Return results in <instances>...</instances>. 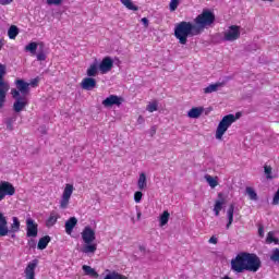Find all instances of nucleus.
Here are the masks:
<instances>
[{"label": "nucleus", "instance_id": "45", "mask_svg": "<svg viewBox=\"0 0 279 279\" xmlns=\"http://www.w3.org/2000/svg\"><path fill=\"white\" fill-rule=\"evenodd\" d=\"M29 86H33V88H36V86H38V78H34L33 81H31V83H28Z\"/></svg>", "mask_w": 279, "mask_h": 279}, {"label": "nucleus", "instance_id": "8", "mask_svg": "<svg viewBox=\"0 0 279 279\" xmlns=\"http://www.w3.org/2000/svg\"><path fill=\"white\" fill-rule=\"evenodd\" d=\"M222 40L226 43H234L241 38V26L231 25L222 33Z\"/></svg>", "mask_w": 279, "mask_h": 279}, {"label": "nucleus", "instance_id": "49", "mask_svg": "<svg viewBox=\"0 0 279 279\" xmlns=\"http://www.w3.org/2000/svg\"><path fill=\"white\" fill-rule=\"evenodd\" d=\"M258 235L262 238L265 236V228H263V227L258 228Z\"/></svg>", "mask_w": 279, "mask_h": 279}, {"label": "nucleus", "instance_id": "17", "mask_svg": "<svg viewBox=\"0 0 279 279\" xmlns=\"http://www.w3.org/2000/svg\"><path fill=\"white\" fill-rule=\"evenodd\" d=\"M96 86L97 81L90 76L83 78L81 83V88H83V90H93V88H95Z\"/></svg>", "mask_w": 279, "mask_h": 279}, {"label": "nucleus", "instance_id": "24", "mask_svg": "<svg viewBox=\"0 0 279 279\" xmlns=\"http://www.w3.org/2000/svg\"><path fill=\"white\" fill-rule=\"evenodd\" d=\"M82 269L85 276H89L90 278H99V274H97V270H95V268L88 265H83Z\"/></svg>", "mask_w": 279, "mask_h": 279}, {"label": "nucleus", "instance_id": "7", "mask_svg": "<svg viewBox=\"0 0 279 279\" xmlns=\"http://www.w3.org/2000/svg\"><path fill=\"white\" fill-rule=\"evenodd\" d=\"M11 95L13 97V99H15V102L13 104V110L14 112H23V110H25V108L27 107V97L25 96H21V94L19 93V90L16 89H11Z\"/></svg>", "mask_w": 279, "mask_h": 279}, {"label": "nucleus", "instance_id": "26", "mask_svg": "<svg viewBox=\"0 0 279 279\" xmlns=\"http://www.w3.org/2000/svg\"><path fill=\"white\" fill-rule=\"evenodd\" d=\"M59 215L56 211H52L49 216V218L46 221L47 228H52V226H56L58 223Z\"/></svg>", "mask_w": 279, "mask_h": 279}, {"label": "nucleus", "instance_id": "3", "mask_svg": "<svg viewBox=\"0 0 279 279\" xmlns=\"http://www.w3.org/2000/svg\"><path fill=\"white\" fill-rule=\"evenodd\" d=\"M81 236L85 243V245L81 247V252L83 254H87V256L95 254L97 252V243L94 242L96 239L95 230H93L90 227H85L81 233Z\"/></svg>", "mask_w": 279, "mask_h": 279}, {"label": "nucleus", "instance_id": "2", "mask_svg": "<svg viewBox=\"0 0 279 279\" xmlns=\"http://www.w3.org/2000/svg\"><path fill=\"white\" fill-rule=\"evenodd\" d=\"M174 36L179 40L180 45H186L189 36H199V33L196 31L195 24L183 21L175 25Z\"/></svg>", "mask_w": 279, "mask_h": 279}, {"label": "nucleus", "instance_id": "38", "mask_svg": "<svg viewBox=\"0 0 279 279\" xmlns=\"http://www.w3.org/2000/svg\"><path fill=\"white\" fill-rule=\"evenodd\" d=\"M181 1L182 0H170V3H169L170 12H175V10H178V8L180 7Z\"/></svg>", "mask_w": 279, "mask_h": 279}, {"label": "nucleus", "instance_id": "25", "mask_svg": "<svg viewBox=\"0 0 279 279\" xmlns=\"http://www.w3.org/2000/svg\"><path fill=\"white\" fill-rule=\"evenodd\" d=\"M227 217H228V223H227V230L230 229L232 226V222L234 221V204H231L229 206V209L227 210Z\"/></svg>", "mask_w": 279, "mask_h": 279}, {"label": "nucleus", "instance_id": "31", "mask_svg": "<svg viewBox=\"0 0 279 279\" xmlns=\"http://www.w3.org/2000/svg\"><path fill=\"white\" fill-rule=\"evenodd\" d=\"M205 180L211 189H215L219 185V181H217V177H211L210 174H206Z\"/></svg>", "mask_w": 279, "mask_h": 279}, {"label": "nucleus", "instance_id": "40", "mask_svg": "<svg viewBox=\"0 0 279 279\" xmlns=\"http://www.w3.org/2000/svg\"><path fill=\"white\" fill-rule=\"evenodd\" d=\"M266 243H278V240L274 238V232H268Z\"/></svg>", "mask_w": 279, "mask_h": 279}, {"label": "nucleus", "instance_id": "23", "mask_svg": "<svg viewBox=\"0 0 279 279\" xmlns=\"http://www.w3.org/2000/svg\"><path fill=\"white\" fill-rule=\"evenodd\" d=\"M223 86V83H216V84H210L207 87H205L203 90L205 95H210V93H217L219 88Z\"/></svg>", "mask_w": 279, "mask_h": 279}, {"label": "nucleus", "instance_id": "22", "mask_svg": "<svg viewBox=\"0 0 279 279\" xmlns=\"http://www.w3.org/2000/svg\"><path fill=\"white\" fill-rule=\"evenodd\" d=\"M77 226V218L71 217L68 221H65V232L66 234H71L73 232V228Z\"/></svg>", "mask_w": 279, "mask_h": 279}, {"label": "nucleus", "instance_id": "36", "mask_svg": "<svg viewBox=\"0 0 279 279\" xmlns=\"http://www.w3.org/2000/svg\"><path fill=\"white\" fill-rule=\"evenodd\" d=\"M105 279H128V278L119 272L113 271L106 275Z\"/></svg>", "mask_w": 279, "mask_h": 279}, {"label": "nucleus", "instance_id": "10", "mask_svg": "<svg viewBox=\"0 0 279 279\" xmlns=\"http://www.w3.org/2000/svg\"><path fill=\"white\" fill-rule=\"evenodd\" d=\"M16 193V189H14V185L8 181H1L0 182V202H3L7 196L12 197Z\"/></svg>", "mask_w": 279, "mask_h": 279}, {"label": "nucleus", "instance_id": "53", "mask_svg": "<svg viewBox=\"0 0 279 279\" xmlns=\"http://www.w3.org/2000/svg\"><path fill=\"white\" fill-rule=\"evenodd\" d=\"M1 49H3V44H1V41H0V51H1Z\"/></svg>", "mask_w": 279, "mask_h": 279}, {"label": "nucleus", "instance_id": "43", "mask_svg": "<svg viewBox=\"0 0 279 279\" xmlns=\"http://www.w3.org/2000/svg\"><path fill=\"white\" fill-rule=\"evenodd\" d=\"M37 60L38 62H45V60H47V54H45V52L37 53Z\"/></svg>", "mask_w": 279, "mask_h": 279}, {"label": "nucleus", "instance_id": "29", "mask_svg": "<svg viewBox=\"0 0 279 279\" xmlns=\"http://www.w3.org/2000/svg\"><path fill=\"white\" fill-rule=\"evenodd\" d=\"M37 49H38V44L36 41H32L25 46L24 51L31 53L32 56H36Z\"/></svg>", "mask_w": 279, "mask_h": 279}, {"label": "nucleus", "instance_id": "5", "mask_svg": "<svg viewBox=\"0 0 279 279\" xmlns=\"http://www.w3.org/2000/svg\"><path fill=\"white\" fill-rule=\"evenodd\" d=\"M13 223L10 229H8V219L3 216V213L0 211V236H8L12 234V239L16 238V232L21 231V220L17 217L12 218Z\"/></svg>", "mask_w": 279, "mask_h": 279}, {"label": "nucleus", "instance_id": "15", "mask_svg": "<svg viewBox=\"0 0 279 279\" xmlns=\"http://www.w3.org/2000/svg\"><path fill=\"white\" fill-rule=\"evenodd\" d=\"M15 86L21 97H27V95H29V83L25 82L24 80H16Z\"/></svg>", "mask_w": 279, "mask_h": 279}, {"label": "nucleus", "instance_id": "21", "mask_svg": "<svg viewBox=\"0 0 279 279\" xmlns=\"http://www.w3.org/2000/svg\"><path fill=\"white\" fill-rule=\"evenodd\" d=\"M137 189L140 191H145V189H147V175L144 172L140 173V178L137 180Z\"/></svg>", "mask_w": 279, "mask_h": 279}, {"label": "nucleus", "instance_id": "52", "mask_svg": "<svg viewBox=\"0 0 279 279\" xmlns=\"http://www.w3.org/2000/svg\"><path fill=\"white\" fill-rule=\"evenodd\" d=\"M145 118H143V116H140L137 119V123H144Z\"/></svg>", "mask_w": 279, "mask_h": 279}, {"label": "nucleus", "instance_id": "28", "mask_svg": "<svg viewBox=\"0 0 279 279\" xmlns=\"http://www.w3.org/2000/svg\"><path fill=\"white\" fill-rule=\"evenodd\" d=\"M126 10H131L132 12H138V8L132 0H119Z\"/></svg>", "mask_w": 279, "mask_h": 279}, {"label": "nucleus", "instance_id": "9", "mask_svg": "<svg viewBox=\"0 0 279 279\" xmlns=\"http://www.w3.org/2000/svg\"><path fill=\"white\" fill-rule=\"evenodd\" d=\"M73 191H75V187L73 186V184L66 183L60 201V208L62 210H66V208H69V204L71 202V196L73 195Z\"/></svg>", "mask_w": 279, "mask_h": 279}, {"label": "nucleus", "instance_id": "55", "mask_svg": "<svg viewBox=\"0 0 279 279\" xmlns=\"http://www.w3.org/2000/svg\"><path fill=\"white\" fill-rule=\"evenodd\" d=\"M132 223H136V220H134V218H132Z\"/></svg>", "mask_w": 279, "mask_h": 279}, {"label": "nucleus", "instance_id": "12", "mask_svg": "<svg viewBox=\"0 0 279 279\" xmlns=\"http://www.w3.org/2000/svg\"><path fill=\"white\" fill-rule=\"evenodd\" d=\"M26 236L36 239L38 236V223L32 218H26Z\"/></svg>", "mask_w": 279, "mask_h": 279}, {"label": "nucleus", "instance_id": "44", "mask_svg": "<svg viewBox=\"0 0 279 279\" xmlns=\"http://www.w3.org/2000/svg\"><path fill=\"white\" fill-rule=\"evenodd\" d=\"M62 0H47L48 5H60Z\"/></svg>", "mask_w": 279, "mask_h": 279}, {"label": "nucleus", "instance_id": "32", "mask_svg": "<svg viewBox=\"0 0 279 279\" xmlns=\"http://www.w3.org/2000/svg\"><path fill=\"white\" fill-rule=\"evenodd\" d=\"M8 36L11 40H14L19 36V27L16 25L10 26L8 31Z\"/></svg>", "mask_w": 279, "mask_h": 279}, {"label": "nucleus", "instance_id": "39", "mask_svg": "<svg viewBox=\"0 0 279 279\" xmlns=\"http://www.w3.org/2000/svg\"><path fill=\"white\" fill-rule=\"evenodd\" d=\"M143 199V192L137 191L134 193V202L135 204H141V201Z\"/></svg>", "mask_w": 279, "mask_h": 279}, {"label": "nucleus", "instance_id": "13", "mask_svg": "<svg viewBox=\"0 0 279 279\" xmlns=\"http://www.w3.org/2000/svg\"><path fill=\"white\" fill-rule=\"evenodd\" d=\"M123 104V97L117 95H110L105 100H102V106L105 108H112V106H121Z\"/></svg>", "mask_w": 279, "mask_h": 279}, {"label": "nucleus", "instance_id": "1", "mask_svg": "<svg viewBox=\"0 0 279 279\" xmlns=\"http://www.w3.org/2000/svg\"><path fill=\"white\" fill-rule=\"evenodd\" d=\"M262 267L260 257L254 253L242 252L231 259V271L234 274H244V271L256 274Z\"/></svg>", "mask_w": 279, "mask_h": 279}, {"label": "nucleus", "instance_id": "35", "mask_svg": "<svg viewBox=\"0 0 279 279\" xmlns=\"http://www.w3.org/2000/svg\"><path fill=\"white\" fill-rule=\"evenodd\" d=\"M270 260L275 263V265H279V248H274L271 251Z\"/></svg>", "mask_w": 279, "mask_h": 279}, {"label": "nucleus", "instance_id": "16", "mask_svg": "<svg viewBox=\"0 0 279 279\" xmlns=\"http://www.w3.org/2000/svg\"><path fill=\"white\" fill-rule=\"evenodd\" d=\"M3 77H5V65L0 63V93H8L10 84Z\"/></svg>", "mask_w": 279, "mask_h": 279}, {"label": "nucleus", "instance_id": "14", "mask_svg": "<svg viewBox=\"0 0 279 279\" xmlns=\"http://www.w3.org/2000/svg\"><path fill=\"white\" fill-rule=\"evenodd\" d=\"M36 267H38V259L31 260L25 270V279H36Z\"/></svg>", "mask_w": 279, "mask_h": 279}, {"label": "nucleus", "instance_id": "27", "mask_svg": "<svg viewBox=\"0 0 279 279\" xmlns=\"http://www.w3.org/2000/svg\"><path fill=\"white\" fill-rule=\"evenodd\" d=\"M51 242V238L49 235H46L44 238H40L37 244L38 250H47V246Z\"/></svg>", "mask_w": 279, "mask_h": 279}, {"label": "nucleus", "instance_id": "46", "mask_svg": "<svg viewBox=\"0 0 279 279\" xmlns=\"http://www.w3.org/2000/svg\"><path fill=\"white\" fill-rule=\"evenodd\" d=\"M14 0H0V5H10Z\"/></svg>", "mask_w": 279, "mask_h": 279}, {"label": "nucleus", "instance_id": "37", "mask_svg": "<svg viewBox=\"0 0 279 279\" xmlns=\"http://www.w3.org/2000/svg\"><path fill=\"white\" fill-rule=\"evenodd\" d=\"M146 110L148 112H156L158 111V101L154 100L151 102H148Z\"/></svg>", "mask_w": 279, "mask_h": 279}, {"label": "nucleus", "instance_id": "41", "mask_svg": "<svg viewBox=\"0 0 279 279\" xmlns=\"http://www.w3.org/2000/svg\"><path fill=\"white\" fill-rule=\"evenodd\" d=\"M271 204H272V206H279V187H278L277 192L272 196Z\"/></svg>", "mask_w": 279, "mask_h": 279}, {"label": "nucleus", "instance_id": "6", "mask_svg": "<svg viewBox=\"0 0 279 279\" xmlns=\"http://www.w3.org/2000/svg\"><path fill=\"white\" fill-rule=\"evenodd\" d=\"M238 119H241V112L234 114H228L222 118L219 122L217 130H216V138L217 141H221L223 138V134L228 132V129L232 123H234Z\"/></svg>", "mask_w": 279, "mask_h": 279}, {"label": "nucleus", "instance_id": "51", "mask_svg": "<svg viewBox=\"0 0 279 279\" xmlns=\"http://www.w3.org/2000/svg\"><path fill=\"white\" fill-rule=\"evenodd\" d=\"M156 134V126L150 128V136Z\"/></svg>", "mask_w": 279, "mask_h": 279}, {"label": "nucleus", "instance_id": "4", "mask_svg": "<svg viewBox=\"0 0 279 279\" xmlns=\"http://www.w3.org/2000/svg\"><path fill=\"white\" fill-rule=\"evenodd\" d=\"M214 23L215 13L210 10H203V12L194 19V27L195 31L198 32V35L205 29H208V27H211Z\"/></svg>", "mask_w": 279, "mask_h": 279}, {"label": "nucleus", "instance_id": "30", "mask_svg": "<svg viewBox=\"0 0 279 279\" xmlns=\"http://www.w3.org/2000/svg\"><path fill=\"white\" fill-rule=\"evenodd\" d=\"M246 191V195L248 196V198L252 201V202H257L258 201V194L256 193V191L254 190V187H251V186H247L245 189Z\"/></svg>", "mask_w": 279, "mask_h": 279}, {"label": "nucleus", "instance_id": "47", "mask_svg": "<svg viewBox=\"0 0 279 279\" xmlns=\"http://www.w3.org/2000/svg\"><path fill=\"white\" fill-rule=\"evenodd\" d=\"M208 243H211L213 245H217L218 240H217L216 236H211V238L208 240Z\"/></svg>", "mask_w": 279, "mask_h": 279}, {"label": "nucleus", "instance_id": "18", "mask_svg": "<svg viewBox=\"0 0 279 279\" xmlns=\"http://www.w3.org/2000/svg\"><path fill=\"white\" fill-rule=\"evenodd\" d=\"M219 199L215 202L214 206V213L216 217H219V214L221 210H223V206L226 205V201L223 199V194L219 193L218 194Z\"/></svg>", "mask_w": 279, "mask_h": 279}, {"label": "nucleus", "instance_id": "19", "mask_svg": "<svg viewBox=\"0 0 279 279\" xmlns=\"http://www.w3.org/2000/svg\"><path fill=\"white\" fill-rule=\"evenodd\" d=\"M87 77H97L99 75V62L95 60L86 71Z\"/></svg>", "mask_w": 279, "mask_h": 279}, {"label": "nucleus", "instance_id": "50", "mask_svg": "<svg viewBox=\"0 0 279 279\" xmlns=\"http://www.w3.org/2000/svg\"><path fill=\"white\" fill-rule=\"evenodd\" d=\"M137 214V221H141V217H143V213H141V209H136Z\"/></svg>", "mask_w": 279, "mask_h": 279}, {"label": "nucleus", "instance_id": "54", "mask_svg": "<svg viewBox=\"0 0 279 279\" xmlns=\"http://www.w3.org/2000/svg\"><path fill=\"white\" fill-rule=\"evenodd\" d=\"M222 279H231L229 276H225Z\"/></svg>", "mask_w": 279, "mask_h": 279}, {"label": "nucleus", "instance_id": "42", "mask_svg": "<svg viewBox=\"0 0 279 279\" xmlns=\"http://www.w3.org/2000/svg\"><path fill=\"white\" fill-rule=\"evenodd\" d=\"M8 92H0V108L5 104V96Z\"/></svg>", "mask_w": 279, "mask_h": 279}, {"label": "nucleus", "instance_id": "34", "mask_svg": "<svg viewBox=\"0 0 279 279\" xmlns=\"http://www.w3.org/2000/svg\"><path fill=\"white\" fill-rule=\"evenodd\" d=\"M169 223V211H163L162 215L159 217V226L162 228Z\"/></svg>", "mask_w": 279, "mask_h": 279}, {"label": "nucleus", "instance_id": "11", "mask_svg": "<svg viewBox=\"0 0 279 279\" xmlns=\"http://www.w3.org/2000/svg\"><path fill=\"white\" fill-rule=\"evenodd\" d=\"M112 66H114V61L110 57H105L100 63H98V70L101 75H106V73H110L112 71Z\"/></svg>", "mask_w": 279, "mask_h": 279}, {"label": "nucleus", "instance_id": "48", "mask_svg": "<svg viewBox=\"0 0 279 279\" xmlns=\"http://www.w3.org/2000/svg\"><path fill=\"white\" fill-rule=\"evenodd\" d=\"M141 21L145 27H149V20L147 17H143Z\"/></svg>", "mask_w": 279, "mask_h": 279}, {"label": "nucleus", "instance_id": "33", "mask_svg": "<svg viewBox=\"0 0 279 279\" xmlns=\"http://www.w3.org/2000/svg\"><path fill=\"white\" fill-rule=\"evenodd\" d=\"M264 173L266 175V180H274V178H276L274 175V169L271 168V166H264Z\"/></svg>", "mask_w": 279, "mask_h": 279}, {"label": "nucleus", "instance_id": "20", "mask_svg": "<svg viewBox=\"0 0 279 279\" xmlns=\"http://www.w3.org/2000/svg\"><path fill=\"white\" fill-rule=\"evenodd\" d=\"M204 114V107H194L189 110V119H199Z\"/></svg>", "mask_w": 279, "mask_h": 279}]
</instances>
